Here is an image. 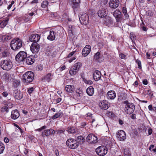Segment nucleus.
<instances>
[{
  "mask_svg": "<svg viewBox=\"0 0 156 156\" xmlns=\"http://www.w3.org/2000/svg\"><path fill=\"white\" fill-rule=\"evenodd\" d=\"M56 32L54 31H50L49 35L47 37V39L51 41L54 40L55 38Z\"/></svg>",
  "mask_w": 156,
  "mask_h": 156,
  "instance_id": "393cba45",
  "label": "nucleus"
},
{
  "mask_svg": "<svg viewBox=\"0 0 156 156\" xmlns=\"http://www.w3.org/2000/svg\"><path fill=\"white\" fill-rule=\"evenodd\" d=\"M14 1H12V2H11V4H9L8 6V7H7V9L9 10V9L11 8V7L12 6V5L14 3Z\"/></svg>",
  "mask_w": 156,
  "mask_h": 156,
  "instance_id": "6e6d98bb",
  "label": "nucleus"
},
{
  "mask_svg": "<svg viewBox=\"0 0 156 156\" xmlns=\"http://www.w3.org/2000/svg\"><path fill=\"white\" fill-rule=\"evenodd\" d=\"M48 1L45 0L43 1L41 4V7L44 9L46 8L48 6Z\"/></svg>",
  "mask_w": 156,
  "mask_h": 156,
  "instance_id": "58836bf2",
  "label": "nucleus"
},
{
  "mask_svg": "<svg viewBox=\"0 0 156 156\" xmlns=\"http://www.w3.org/2000/svg\"><path fill=\"white\" fill-rule=\"evenodd\" d=\"M82 66V63L81 62H77L74 64L73 66L74 68L76 69L78 71Z\"/></svg>",
  "mask_w": 156,
  "mask_h": 156,
  "instance_id": "72a5a7b5",
  "label": "nucleus"
},
{
  "mask_svg": "<svg viewBox=\"0 0 156 156\" xmlns=\"http://www.w3.org/2000/svg\"><path fill=\"white\" fill-rule=\"evenodd\" d=\"M34 90V88L33 87H31L28 89L27 92L29 94H30L32 93Z\"/></svg>",
  "mask_w": 156,
  "mask_h": 156,
  "instance_id": "5fc2aeb1",
  "label": "nucleus"
},
{
  "mask_svg": "<svg viewBox=\"0 0 156 156\" xmlns=\"http://www.w3.org/2000/svg\"><path fill=\"white\" fill-rule=\"evenodd\" d=\"M65 130L64 129H58L57 131V134L58 135H61L62 134H64Z\"/></svg>",
  "mask_w": 156,
  "mask_h": 156,
  "instance_id": "de8ad7c7",
  "label": "nucleus"
},
{
  "mask_svg": "<svg viewBox=\"0 0 156 156\" xmlns=\"http://www.w3.org/2000/svg\"><path fill=\"white\" fill-rule=\"evenodd\" d=\"M119 57L122 59H124L125 58L126 56L123 54L121 53L119 54Z\"/></svg>",
  "mask_w": 156,
  "mask_h": 156,
  "instance_id": "bf43d9fd",
  "label": "nucleus"
},
{
  "mask_svg": "<svg viewBox=\"0 0 156 156\" xmlns=\"http://www.w3.org/2000/svg\"><path fill=\"white\" fill-rule=\"evenodd\" d=\"M119 2L118 0H111L109 3V6L112 9L116 8L119 5Z\"/></svg>",
  "mask_w": 156,
  "mask_h": 156,
  "instance_id": "2eb2a0df",
  "label": "nucleus"
},
{
  "mask_svg": "<svg viewBox=\"0 0 156 156\" xmlns=\"http://www.w3.org/2000/svg\"><path fill=\"white\" fill-rule=\"evenodd\" d=\"M2 94L3 96L4 97H6L8 95V93L7 92H4L2 93Z\"/></svg>",
  "mask_w": 156,
  "mask_h": 156,
  "instance_id": "e2e57ef3",
  "label": "nucleus"
},
{
  "mask_svg": "<svg viewBox=\"0 0 156 156\" xmlns=\"http://www.w3.org/2000/svg\"><path fill=\"white\" fill-rule=\"evenodd\" d=\"M27 54L26 52L21 51L16 56V60L18 62H21L24 61L26 58Z\"/></svg>",
  "mask_w": 156,
  "mask_h": 156,
  "instance_id": "39448f33",
  "label": "nucleus"
},
{
  "mask_svg": "<svg viewBox=\"0 0 156 156\" xmlns=\"http://www.w3.org/2000/svg\"><path fill=\"white\" fill-rule=\"evenodd\" d=\"M87 140L90 144H95L98 142L97 137L93 134H90L87 136Z\"/></svg>",
  "mask_w": 156,
  "mask_h": 156,
  "instance_id": "1a4fd4ad",
  "label": "nucleus"
},
{
  "mask_svg": "<svg viewBox=\"0 0 156 156\" xmlns=\"http://www.w3.org/2000/svg\"><path fill=\"white\" fill-rule=\"evenodd\" d=\"M66 143L67 146L71 149H75L78 146L77 141L72 138L68 139Z\"/></svg>",
  "mask_w": 156,
  "mask_h": 156,
  "instance_id": "20e7f679",
  "label": "nucleus"
},
{
  "mask_svg": "<svg viewBox=\"0 0 156 156\" xmlns=\"http://www.w3.org/2000/svg\"><path fill=\"white\" fill-rule=\"evenodd\" d=\"M12 38V37L11 35L8 34L4 36L5 40L6 41L9 40Z\"/></svg>",
  "mask_w": 156,
  "mask_h": 156,
  "instance_id": "603ef678",
  "label": "nucleus"
},
{
  "mask_svg": "<svg viewBox=\"0 0 156 156\" xmlns=\"http://www.w3.org/2000/svg\"><path fill=\"white\" fill-rule=\"evenodd\" d=\"M105 23L108 26H109L113 23V21L110 17L107 16L105 18L104 20Z\"/></svg>",
  "mask_w": 156,
  "mask_h": 156,
  "instance_id": "a878e982",
  "label": "nucleus"
},
{
  "mask_svg": "<svg viewBox=\"0 0 156 156\" xmlns=\"http://www.w3.org/2000/svg\"><path fill=\"white\" fill-rule=\"evenodd\" d=\"M96 151L98 155L103 156L107 153L108 150L106 147L103 146L97 148L96 150Z\"/></svg>",
  "mask_w": 156,
  "mask_h": 156,
  "instance_id": "6e6552de",
  "label": "nucleus"
},
{
  "mask_svg": "<svg viewBox=\"0 0 156 156\" xmlns=\"http://www.w3.org/2000/svg\"><path fill=\"white\" fill-rule=\"evenodd\" d=\"M65 90L68 93H72L75 90V87L74 86L72 85H67L66 86L65 88Z\"/></svg>",
  "mask_w": 156,
  "mask_h": 156,
  "instance_id": "5701e85b",
  "label": "nucleus"
},
{
  "mask_svg": "<svg viewBox=\"0 0 156 156\" xmlns=\"http://www.w3.org/2000/svg\"><path fill=\"white\" fill-rule=\"evenodd\" d=\"M94 59L99 62H101L104 60V57L102 54L99 52H97L94 55Z\"/></svg>",
  "mask_w": 156,
  "mask_h": 156,
  "instance_id": "a211bd4d",
  "label": "nucleus"
},
{
  "mask_svg": "<svg viewBox=\"0 0 156 156\" xmlns=\"http://www.w3.org/2000/svg\"><path fill=\"white\" fill-rule=\"evenodd\" d=\"M51 79V74L50 73H49L44 76L43 80L47 81V82H49Z\"/></svg>",
  "mask_w": 156,
  "mask_h": 156,
  "instance_id": "e433bc0d",
  "label": "nucleus"
},
{
  "mask_svg": "<svg viewBox=\"0 0 156 156\" xmlns=\"http://www.w3.org/2000/svg\"><path fill=\"white\" fill-rule=\"evenodd\" d=\"M76 59V58L75 57H73L72 58H70V59H69V62L71 63L73 60H75Z\"/></svg>",
  "mask_w": 156,
  "mask_h": 156,
  "instance_id": "774afa93",
  "label": "nucleus"
},
{
  "mask_svg": "<svg viewBox=\"0 0 156 156\" xmlns=\"http://www.w3.org/2000/svg\"><path fill=\"white\" fill-rule=\"evenodd\" d=\"M1 64V67L4 70H9L12 66V62L9 59L2 61Z\"/></svg>",
  "mask_w": 156,
  "mask_h": 156,
  "instance_id": "7ed1b4c3",
  "label": "nucleus"
},
{
  "mask_svg": "<svg viewBox=\"0 0 156 156\" xmlns=\"http://www.w3.org/2000/svg\"><path fill=\"white\" fill-rule=\"evenodd\" d=\"M107 98L108 99L111 100L114 99L116 97V94L114 90L109 91L107 94Z\"/></svg>",
  "mask_w": 156,
  "mask_h": 156,
  "instance_id": "6ab92c4d",
  "label": "nucleus"
},
{
  "mask_svg": "<svg viewBox=\"0 0 156 156\" xmlns=\"http://www.w3.org/2000/svg\"><path fill=\"white\" fill-rule=\"evenodd\" d=\"M5 149V146L3 143L0 141V154L2 153Z\"/></svg>",
  "mask_w": 156,
  "mask_h": 156,
  "instance_id": "ea45409f",
  "label": "nucleus"
},
{
  "mask_svg": "<svg viewBox=\"0 0 156 156\" xmlns=\"http://www.w3.org/2000/svg\"><path fill=\"white\" fill-rule=\"evenodd\" d=\"M83 81L86 83L89 84H91L92 83V81L90 80H87L85 78H83Z\"/></svg>",
  "mask_w": 156,
  "mask_h": 156,
  "instance_id": "3c124183",
  "label": "nucleus"
},
{
  "mask_svg": "<svg viewBox=\"0 0 156 156\" xmlns=\"http://www.w3.org/2000/svg\"><path fill=\"white\" fill-rule=\"evenodd\" d=\"M20 116V114L17 110H15L12 111L11 117L13 119H17Z\"/></svg>",
  "mask_w": 156,
  "mask_h": 156,
  "instance_id": "4be33fe9",
  "label": "nucleus"
},
{
  "mask_svg": "<svg viewBox=\"0 0 156 156\" xmlns=\"http://www.w3.org/2000/svg\"><path fill=\"white\" fill-rule=\"evenodd\" d=\"M79 18L81 23L83 25H87L89 23V16L86 13L80 14Z\"/></svg>",
  "mask_w": 156,
  "mask_h": 156,
  "instance_id": "423d86ee",
  "label": "nucleus"
},
{
  "mask_svg": "<svg viewBox=\"0 0 156 156\" xmlns=\"http://www.w3.org/2000/svg\"><path fill=\"white\" fill-rule=\"evenodd\" d=\"M40 49V45L36 42L33 43L30 47V49L33 53H37Z\"/></svg>",
  "mask_w": 156,
  "mask_h": 156,
  "instance_id": "9b49d317",
  "label": "nucleus"
},
{
  "mask_svg": "<svg viewBox=\"0 0 156 156\" xmlns=\"http://www.w3.org/2000/svg\"><path fill=\"white\" fill-rule=\"evenodd\" d=\"M34 74L31 71L26 72L23 75V82L26 83H28L32 82L34 79Z\"/></svg>",
  "mask_w": 156,
  "mask_h": 156,
  "instance_id": "f257e3e1",
  "label": "nucleus"
},
{
  "mask_svg": "<svg viewBox=\"0 0 156 156\" xmlns=\"http://www.w3.org/2000/svg\"><path fill=\"white\" fill-rule=\"evenodd\" d=\"M91 51V47L89 45H86L83 48L82 51V55L84 56H87L90 53Z\"/></svg>",
  "mask_w": 156,
  "mask_h": 156,
  "instance_id": "dca6fc26",
  "label": "nucleus"
},
{
  "mask_svg": "<svg viewBox=\"0 0 156 156\" xmlns=\"http://www.w3.org/2000/svg\"><path fill=\"white\" fill-rule=\"evenodd\" d=\"M40 37V36L38 34H33L30 36L29 40L31 42L37 43L39 41Z\"/></svg>",
  "mask_w": 156,
  "mask_h": 156,
  "instance_id": "ddd939ff",
  "label": "nucleus"
},
{
  "mask_svg": "<svg viewBox=\"0 0 156 156\" xmlns=\"http://www.w3.org/2000/svg\"><path fill=\"white\" fill-rule=\"evenodd\" d=\"M1 111L2 112H8L9 111V108L7 106L5 105L2 108Z\"/></svg>",
  "mask_w": 156,
  "mask_h": 156,
  "instance_id": "a18cd8bd",
  "label": "nucleus"
},
{
  "mask_svg": "<svg viewBox=\"0 0 156 156\" xmlns=\"http://www.w3.org/2000/svg\"><path fill=\"white\" fill-rule=\"evenodd\" d=\"M9 54L8 50L5 49L2 53V56L3 57H7L9 56Z\"/></svg>",
  "mask_w": 156,
  "mask_h": 156,
  "instance_id": "f704fd0d",
  "label": "nucleus"
},
{
  "mask_svg": "<svg viewBox=\"0 0 156 156\" xmlns=\"http://www.w3.org/2000/svg\"><path fill=\"white\" fill-rule=\"evenodd\" d=\"M131 117V118L133 119H136V114H132Z\"/></svg>",
  "mask_w": 156,
  "mask_h": 156,
  "instance_id": "69168bd1",
  "label": "nucleus"
},
{
  "mask_svg": "<svg viewBox=\"0 0 156 156\" xmlns=\"http://www.w3.org/2000/svg\"><path fill=\"white\" fill-rule=\"evenodd\" d=\"M86 91L89 95L92 96L94 94V88L92 86H90L87 89Z\"/></svg>",
  "mask_w": 156,
  "mask_h": 156,
  "instance_id": "cd10ccee",
  "label": "nucleus"
},
{
  "mask_svg": "<svg viewBox=\"0 0 156 156\" xmlns=\"http://www.w3.org/2000/svg\"><path fill=\"white\" fill-rule=\"evenodd\" d=\"M149 149L151 151H153L154 152H156V146L154 145H151L149 148Z\"/></svg>",
  "mask_w": 156,
  "mask_h": 156,
  "instance_id": "a19ab883",
  "label": "nucleus"
},
{
  "mask_svg": "<svg viewBox=\"0 0 156 156\" xmlns=\"http://www.w3.org/2000/svg\"><path fill=\"white\" fill-rule=\"evenodd\" d=\"M130 37L132 41L133 42L134 40L136 39V36L133 32H131L130 34Z\"/></svg>",
  "mask_w": 156,
  "mask_h": 156,
  "instance_id": "79ce46f5",
  "label": "nucleus"
},
{
  "mask_svg": "<svg viewBox=\"0 0 156 156\" xmlns=\"http://www.w3.org/2000/svg\"><path fill=\"white\" fill-rule=\"evenodd\" d=\"M78 71L75 69L73 66L71 67L69 70V73L71 76H73L76 75L78 73Z\"/></svg>",
  "mask_w": 156,
  "mask_h": 156,
  "instance_id": "c756f323",
  "label": "nucleus"
},
{
  "mask_svg": "<svg viewBox=\"0 0 156 156\" xmlns=\"http://www.w3.org/2000/svg\"><path fill=\"white\" fill-rule=\"evenodd\" d=\"M70 2L71 3L73 8L75 9L77 8L79 6L80 0H70Z\"/></svg>",
  "mask_w": 156,
  "mask_h": 156,
  "instance_id": "bb28decb",
  "label": "nucleus"
},
{
  "mask_svg": "<svg viewBox=\"0 0 156 156\" xmlns=\"http://www.w3.org/2000/svg\"><path fill=\"white\" fill-rule=\"evenodd\" d=\"M67 131L69 133H74L76 132L75 128L73 126H69L68 128Z\"/></svg>",
  "mask_w": 156,
  "mask_h": 156,
  "instance_id": "2f4dec72",
  "label": "nucleus"
},
{
  "mask_svg": "<svg viewBox=\"0 0 156 156\" xmlns=\"http://www.w3.org/2000/svg\"><path fill=\"white\" fill-rule=\"evenodd\" d=\"M136 62L138 64V67L140 69L141 68V62L138 60H136Z\"/></svg>",
  "mask_w": 156,
  "mask_h": 156,
  "instance_id": "864d4df0",
  "label": "nucleus"
},
{
  "mask_svg": "<svg viewBox=\"0 0 156 156\" xmlns=\"http://www.w3.org/2000/svg\"><path fill=\"white\" fill-rule=\"evenodd\" d=\"M143 83L144 85H147L148 83V82L146 79H144L143 81Z\"/></svg>",
  "mask_w": 156,
  "mask_h": 156,
  "instance_id": "0e129e2a",
  "label": "nucleus"
},
{
  "mask_svg": "<svg viewBox=\"0 0 156 156\" xmlns=\"http://www.w3.org/2000/svg\"><path fill=\"white\" fill-rule=\"evenodd\" d=\"M116 137L120 141L124 140L126 137L125 132L122 130H119L116 134Z\"/></svg>",
  "mask_w": 156,
  "mask_h": 156,
  "instance_id": "9d476101",
  "label": "nucleus"
},
{
  "mask_svg": "<svg viewBox=\"0 0 156 156\" xmlns=\"http://www.w3.org/2000/svg\"><path fill=\"white\" fill-rule=\"evenodd\" d=\"M3 77L5 80H7L8 81H11L12 79L10 75L7 73H5L3 75Z\"/></svg>",
  "mask_w": 156,
  "mask_h": 156,
  "instance_id": "473e14b6",
  "label": "nucleus"
},
{
  "mask_svg": "<svg viewBox=\"0 0 156 156\" xmlns=\"http://www.w3.org/2000/svg\"><path fill=\"white\" fill-rule=\"evenodd\" d=\"M13 104L11 102L8 101L6 105L9 108H11L13 107Z\"/></svg>",
  "mask_w": 156,
  "mask_h": 156,
  "instance_id": "8fccbe9b",
  "label": "nucleus"
},
{
  "mask_svg": "<svg viewBox=\"0 0 156 156\" xmlns=\"http://www.w3.org/2000/svg\"><path fill=\"white\" fill-rule=\"evenodd\" d=\"M14 126L17 128H18L19 129V130H20V132L21 133L22 132V129H21V128L20 127V126L18 125H17L16 124H14Z\"/></svg>",
  "mask_w": 156,
  "mask_h": 156,
  "instance_id": "680f3d73",
  "label": "nucleus"
},
{
  "mask_svg": "<svg viewBox=\"0 0 156 156\" xmlns=\"http://www.w3.org/2000/svg\"><path fill=\"white\" fill-rule=\"evenodd\" d=\"M122 12L124 14L125 18L126 19H128L129 17V15L127 13V11L126 7H123L122 9Z\"/></svg>",
  "mask_w": 156,
  "mask_h": 156,
  "instance_id": "c9c22d12",
  "label": "nucleus"
},
{
  "mask_svg": "<svg viewBox=\"0 0 156 156\" xmlns=\"http://www.w3.org/2000/svg\"><path fill=\"white\" fill-rule=\"evenodd\" d=\"M76 51H73L71 52L68 55L67 57L68 58H70L75 53Z\"/></svg>",
  "mask_w": 156,
  "mask_h": 156,
  "instance_id": "13d9d810",
  "label": "nucleus"
},
{
  "mask_svg": "<svg viewBox=\"0 0 156 156\" xmlns=\"http://www.w3.org/2000/svg\"><path fill=\"white\" fill-rule=\"evenodd\" d=\"M76 96L77 98L80 100L83 96V92L80 89H77L76 90Z\"/></svg>",
  "mask_w": 156,
  "mask_h": 156,
  "instance_id": "c85d7f7f",
  "label": "nucleus"
},
{
  "mask_svg": "<svg viewBox=\"0 0 156 156\" xmlns=\"http://www.w3.org/2000/svg\"><path fill=\"white\" fill-rule=\"evenodd\" d=\"M22 44V40L19 38H16L12 40L11 42V47L14 50H17L20 48Z\"/></svg>",
  "mask_w": 156,
  "mask_h": 156,
  "instance_id": "f03ea898",
  "label": "nucleus"
},
{
  "mask_svg": "<svg viewBox=\"0 0 156 156\" xmlns=\"http://www.w3.org/2000/svg\"><path fill=\"white\" fill-rule=\"evenodd\" d=\"M61 115V114L59 112L57 113L53 116L52 118L53 119H56L60 117Z\"/></svg>",
  "mask_w": 156,
  "mask_h": 156,
  "instance_id": "49530a36",
  "label": "nucleus"
},
{
  "mask_svg": "<svg viewBox=\"0 0 156 156\" xmlns=\"http://www.w3.org/2000/svg\"><path fill=\"white\" fill-rule=\"evenodd\" d=\"M44 135L46 136H49L50 135L49 129L45 130L44 132L42 133V136H43Z\"/></svg>",
  "mask_w": 156,
  "mask_h": 156,
  "instance_id": "c03bdc74",
  "label": "nucleus"
},
{
  "mask_svg": "<svg viewBox=\"0 0 156 156\" xmlns=\"http://www.w3.org/2000/svg\"><path fill=\"white\" fill-rule=\"evenodd\" d=\"M108 12V10L106 8H101L98 11V14L100 17L103 18L107 15Z\"/></svg>",
  "mask_w": 156,
  "mask_h": 156,
  "instance_id": "f8f14e48",
  "label": "nucleus"
},
{
  "mask_svg": "<svg viewBox=\"0 0 156 156\" xmlns=\"http://www.w3.org/2000/svg\"><path fill=\"white\" fill-rule=\"evenodd\" d=\"M77 140L79 142L78 143L80 144H83L84 142V138L81 136H80L77 137Z\"/></svg>",
  "mask_w": 156,
  "mask_h": 156,
  "instance_id": "4c0bfd02",
  "label": "nucleus"
},
{
  "mask_svg": "<svg viewBox=\"0 0 156 156\" xmlns=\"http://www.w3.org/2000/svg\"><path fill=\"white\" fill-rule=\"evenodd\" d=\"M9 20L8 18H7L3 21H2L0 23V27L1 28H3L7 24L8 21Z\"/></svg>",
  "mask_w": 156,
  "mask_h": 156,
  "instance_id": "7c9ffc66",
  "label": "nucleus"
},
{
  "mask_svg": "<svg viewBox=\"0 0 156 156\" xmlns=\"http://www.w3.org/2000/svg\"><path fill=\"white\" fill-rule=\"evenodd\" d=\"M49 131H50V135H53L55 133V131L54 130L52 129H49Z\"/></svg>",
  "mask_w": 156,
  "mask_h": 156,
  "instance_id": "052dcab7",
  "label": "nucleus"
},
{
  "mask_svg": "<svg viewBox=\"0 0 156 156\" xmlns=\"http://www.w3.org/2000/svg\"><path fill=\"white\" fill-rule=\"evenodd\" d=\"M26 63L28 65H30L33 64L34 61V57L31 55L27 57L26 58Z\"/></svg>",
  "mask_w": 156,
  "mask_h": 156,
  "instance_id": "b1692460",
  "label": "nucleus"
},
{
  "mask_svg": "<svg viewBox=\"0 0 156 156\" xmlns=\"http://www.w3.org/2000/svg\"><path fill=\"white\" fill-rule=\"evenodd\" d=\"M148 108L149 110L152 111L153 110H154V109H156V108L155 107H154L153 108H153L152 107V105H150L148 106Z\"/></svg>",
  "mask_w": 156,
  "mask_h": 156,
  "instance_id": "4d7b16f0",
  "label": "nucleus"
},
{
  "mask_svg": "<svg viewBox=\"0 0 156 156\" xmlns=\"http://www.w3.org/2000/svg\"><path fill=\"white\" fill-rule=\"evenodd\" d=\"M124 156H131L130 151L128 149L124 150Z\"/></svg>",
  "mask_w": 156,
  "mask_h": 156,
  "instance_id": "37998d69",
  "label": "nucleus"
},
{
  "mask_svg": "<svg viewBox=\"0 0 156 156\" xmlns=\"http://www.w3.org/2000/svg\"><path fill=\"white\" fill-rule=\"evenodd\" d=\"M20 81L19 80H15L13 82V85L15 87H17L20 84Z\"/></svg>",
  "mask_w": 156,
  "mask_h": 156,
  "instance_id": "09e8293b",
  "label": "nucleus"
},
{
  "mask_svg": "<svg viewBox=\"0 0 156 156\" xmlns=\"http://www.w3.org/2000/svg\"><path fill=\"white\" fill-rule=\"evenodd\" d=\"M113 14L116 18V21L119 22L121 18V12L119 10L116 9L113 12Z\"/></svg>",
  "mask_w": 156,
  "mask_h": 156,
  "instance_id": "412c9836",
  "label": "nucleus"
},
{
  "mask_svg": "<svg viewBox=\"0 0 156 156\" xmlns=\"http://www.w3.org/2000/svg\"><path fill=\"white\" fill-rule=\"evenodd\" d=\"M135 106L133 103L129 104L125 106L124 111L127 114L130 115L134 112L135 109Z\"/></svg>",
  "mask_w": 156,
  "mask_h": 156,
  "instance_id": "0eeeda50",
  "label": "nucleus"
},
{
  "mask_svg": "<svg viewBox=\"0 0 156 156\" xmlns=\"http://www.w3.org/2000/svg\"><path fill=\"white\" fill-rule=\"evenodd\" d=\"M101 73L100 71L96 70L93 73V78L95 81H98L100 80L101 77Z\"/></svg>",
  "mask_w": 156,
  "mask_h": 156,
  "instance_id": "aec40b11",
  "label": "nucleus"
},
{
  "mask_svg": "<svg viewBox=\"0 0 156 156\" xmlns=\"http://www.w3.org/2000/svg\"><path fill=\"white\" fill-rule=\"evenodd\" d=\"M4 142L6 143H8L9 142V139L6 137H5L4 138Z\"/></svg>",
  "mask_w": 156,
  "mask_h": 156,
  "instance_id": "338daca9",
  "label": "nucleus"
},
{
  "mask_svg": "<svg viewBox=\"0 0 156 156\" xmlns=\"http://www.w3.org/2000/svg\"><path fill=\"white\" fill-rule=\"evenodd\" d=\"M99 105L101 108L104 110L107 109L109 106L108 102L106 101H101L99 102Z\"/></svg>",
  "mask_w": 156,
  "mask_h": 156,
  "instance_id": "f3484780",
  "label": "nucleus"
},
{
  "mask_svg": "<svg viewBox=\"0 0 156 156\" xmlns=\"http://www.w3.org/2000/svg\"><path fill=\"white\" fill-rule=\"evenodd\" d=\"M13 96L14 98L18 100H20L23 97V94L20 90L17 89L14 90Z\"/></svg>",
  "mask_w": 156,
  "mask_h": 156,
  "instance_id": "4468645a",
  "label": "nucleus"
}]
</instances>
